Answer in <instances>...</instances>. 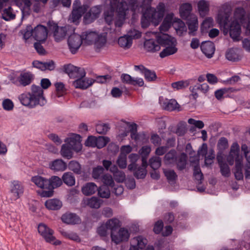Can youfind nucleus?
<instances>
[{
	"instance_id": "obj_43",
	"label": "nucleus",
	"mask_w": 250,
	"mask_h": 250,
	"mask_svg": "<svg viewBox=\"0 0 250 250\" xmlns=\"http://www.w3.org/2000/svg\"><path fill=\"white\" fill-rule=\"evenodd\" d=\"M140 158L139 154L136 153H131L128 156V159L130 164L128 166V169L132 171L137 167V161Z\"/></svg>"
},
{
	"instance_id": "obj_37",
	"label": "nucleus",
	"mask_w": 250,
	"mask_h": 250,
	"mask_svg": "<svg viewBox=\"0 0 250 250\" xmlns=\"http://www.w3.org/2000/svg\"><path fill=\"white\" fill-rule=\"evenodd\" d=\"M197 5L200 15L203 17L205 16L209 10L208 3L204 0H201L198 2Z\"/></svg>"
},
{
	"instance_id": "obj_21",
	"label": "nucleus",
	"mask_w": 250,
	"mask_h": 250,
	"mask_svg": "<svg viewBox=\"0 0 250 250\" xmlns=\"http://www.w3.org/2000/svg\"><path fill=\"white\" fill-rule=\"evenodd\" d=\"M49 167L54 171H63L67 168V164L62 159H56L50 162Z\"/></svg>"
},
{
	"instance_id": "obj_46",
	"label": "nucleus",
	"mask_w": 250,
	"mask_h": 250,
	"mask_svg": "<svg viewBox=\"0 0 250 250\" xmlns=\"http://www.w3.org/2000/svg\"><path fill=\"white\" fill-rule=\"evenodd\" d=\"M104 168L102 166H98L93 168L92 172V177L96 180H100L104 175Z\"/></svg>"
},
{
	"instance_id": "obj_28",
	"label": "nucleus",
	"mask_w": 250,
	"mask_h": 250,
	"mask_svg": "<svg viewBox=\"0 0 250 250\" xmlns=\"http://www.w3.org/2000/svg\"><path fill=\"white\" fill-rule=\"evenodd\" d=\"M31 181L38 188L47 189V182H48L47 179L37 175L32 177Z\"/></svg>"
},
{
	"instance_id": "obj_27",
	"label": "nucleus",
	"mask_w": 250,
	"mask_h": 250,
	"mask_svg": "<svg viewBox=\"0 0 250 250\" xmlns=\"http://www.w3.org/2000/svg\"><path fill=\"white\" fill-rule=\"evenodd\" d=\"M187 21V24L188 26L189 33L193 34L198 29V23L197 17L195 15H192Z\"/></svg>"
},
{
	"instance_id": "obj_45",
	"label": "nucleus",
	"mask_w": 250,
	"mask_h": 250,
	"mask_svg": "<svg viewBox=\"0 0 250 250\" xmlns=\"http://www.w3.org/2000/svg\"><path fill=\"white\" fill-rule=\"evenodd\" d=\"M176 159V152L175 150H171L166 154L164 157V161L166 164H170L174 163Z\"/></svg>"
},
{
	"instance_id": "obj_42",
	"label": "nucleus",
	"mask_w": 250,
	"mask_h": 250,
	"mask_svg": "<svg viewBox=\"0 0 250 250\" xmlns=\"http://www.w3.org/2000/svg\"><path fill=\"white\" fill-rule=\"evenodd\" d=\"M62 180L68 186H73L75 184V177L71 172H65L62 176Z\"/></svg>"
},
{
	"instance_id": "obj_29",
	"label": "nucleus",
	"mask_w": 250,
	"mask_h": 250,
	"mask_svg": "<svg viewBox=\"0 0 250 250\" xmlns=\"http://www.w3.org/2000/svg\"><path fill=\"white\" fill-rule=\"evenodd\" d=\"M98 190L97 185L94 183H87L82 188V193L86 196L94 194Z\"/></svg>"
},
{
	"instance_id": "obj_18",
	"label": "nucleus",
	"mask_w": 250,
	"mask_h": 250,
	"mask_svg": "<svg viewBox=\"0 0 250 250\" xmlns=\"http://www.w3.org/2000/svg\"><path fill=\"white\" fill-rule=\"evenodd\" d=\"M201 49L206 57L211 58L214 53L215 48L213 42L207 41L202 43Z\"/></svg>"
},
{
	"instance_id": "obj_8",
	"label": "nucleus",
	"mask_w": 250,
	"mask_h": 250,
	"mask_svg": "<svg viewBox=\"0 0 250 250\" xmlns=\"http://www.w3.org/2000/svg\"><path fill=\"white\" fill-rule=\"evenodd\" d=\"M24 192V188L21 182L14 181L12 182L10 186V200L16 201L22 195Z\"/></svg>"
},
{
	"instance_id": "obj_48",
	"label": "nucleus",
	"mask_w": 250,
	"mask_h": 250,
	"mask_svg": "<svg viewBox=\"0 0 250 250\" xmlns=\"http://www.w3.org/2000/svg\"><path fill=\"white\" fill-rule=\"evenodd\" d=\"M213 19L211 18H206L202 22L201 30L202 33H206L208 29L213 26Z\"/></svg>"
},
{
	"instance_id": "obj_49",
	"label": "nucleus",
	"mask_w": 250,
	"mask_h": 250,
	"mask_svg": "<svg viewBox=\"0 0 250 250\" xmlns=\"http://www.w3.org/2000/svg\"><path fill=\"white\" fill-rule=\"evenodd\" d=\"M245 15L246 11L243 7H239L236 8L234 16L237 20L242 22L245 19Z\"/></svg>"
},
{
	"instance_id": "obj_9",
	"label": "nucleus",
	"mask_w": 250,
	"mask_h": 250,
	"mask_svg": "<svg viewBox=\"0 0 250 250\" xmlns=\"http://www.w3.org/2000/svg\"><path fill=\"white\" fill-rule=\"evenodd\" d=\"M67 42L70 51L72 54H75L77 52L83 43L81 35L76 33L69 37Z\"/></svg>"
},
{
	"instance_id": "obj_7",
	"label": "nucleus",
	"mask_w": 250,
	"mask_h": 250,
	"mask_svg": "<svg viewBox=\"0 0 250 250\" xmlns=\"http://www.w3.org/2000/svg\"><path fill=\"white\" fill-rule=\"evenodd\" d=\"M64 72L69 77L73 79L83 78L86 73L83 68L78 67L71 64L64 65L63 66Z\"/></svg>"
},
{
	"instance_id": "obj_44",
	"label": "nucleus",
	"mask_w": 250,
	"mask_h": 250,
	"mask_svg": "<svg viewBox=\"0 0 250 250\" xmlns=\"http://www.w3.org/2000/svg\"><path fill=\"white\" fill-rule=\"evenodd\" d=\"M86 204L91 208H99L101 206V202L98 197L93 196L87 199Z\"/></svg>"
},
{
	"instance_id": "obj_14",
	"label": "nucleus",
	"mask_w": 250,
	"mask_h": 250,
	"mask_svg": "<svg viewBox=\"0 0 250 250\" xmlns=\"http://www.w3.org/2000/svg\"><path fill=\"white\" fill-rule=\"evenodd\" d=\"M101 12V6L97 5L92 7L84 16L83 21L86 24L91 23L97 19Z\"/></svg>"
},
{
	"instance_id": "obj_64",
	"label": "nucleus",
	"mask_w": 250,
	"mask_h": 250,
	"mask_svg": "<svg viewBox=\"0 0 250 250\" xmlns=\"http://www.w3.org/2000/svg\"><path fill=\"white\" fill-rule=\"evenodd\" d=\"M157 11L154 8L147 9L145 12V15L147 16L148 18L153 22L156 19Z\"/></svg>"
},
{
	"instance_id": "obj_60",
	"label": "nucleus",
	"mask_w": 250,
	"mask_h": 250,
	"mask_svg": "<svg viewBox=\"0 0 250 250\" xmlns=\"http://www.w3.org/2000/svg\"><path fill=\"white\" fill-rule=\"evenodd\" d=\"M193 176L197 181L200 182H201L203 179V174L199 165L194 166L193 167Z\"/></svg>"
},
{
	"instance_id": "obj_10",
	"label": "nucleus",
	"mask_w": 250,
	"mask_h": 250,
	"mask_svg": "<svg viewBox=\"0 0 250 250\" xmlns=\"http://www.w3.org/2000/svg\"><path fill=\"white\" fill-rule=\"evenodd\" d=\"M81 136L77 134H72L70 136L66 138L64 142L72 148L73 150L79 152L82 148L81 144Z\"/></svg>"
},
{
	"instance_id": "obj_30",
	"label": "nucleus",
	"mask_w": 250,
	"mask_h": 250,
	"mask_svg": "<svg viewBox=\"0 0 250 250\" xmlns=\"http://www.w3.org/2000/svg\"><path fill=\"white\" fill-rule=\"evenodd\" d=\"M45 206L49 210H58L61 208L62 203L57 199H51L45 202Z\"/></svg>"
},
{
	"instance_id": "obj_50",
	"label": "nucleus",
	"mask_w": 250,
	"mask_h": 250,
	"mask_svg": "<svg viewBox=\"0 0 250 250\" xmlns=\"http://www.w3.org/2000/svg\"><path fill=\"white\" fill-rule=\"evenodd\" d=\"M150 167L154 170L159 168L161 165V159L158 156H153L149 160Z\"/></svg>"
},
{
	"instance_id": "obj_16",
	"label": "nucleus",
	"mask_w": 250,
	"mask_h": 250,
	"mask_svg": "<svg viewBox=\"0 0 250 250\" xmlns=\"http://www.w3.org/2000/svg\"><path fill=\"white\" fill-rule=\"evenodd\" d=\"M121 79L124 83L134 86L141 87L144 84V82L142 78H135L127 74H123L121 76Z\"/></svg>"
},
{
	"instance_id": "obj_19",
	"label": "nucleus",
	"mask_w": 250,
	"mask_h": 250,
	"mask_svg": "<svg viewBox=\"0 0 250 250\" xmlns=\"http://www.w3.org/2000/svg\"><path fill=\"white\" fill-rule=\"evenodd\" d=\"M94 81L92 79L79 78L73 82V84L76 88L85 89L92 85Z\"/></svg>"
},
{
	"instance_id": "obj_41",
	"label": "nucleus",
	"mask_w": 250,
	"mask_h": 250,
	"mask_svg": "<svg viewBox=\"0 0 250 250\" xmlns=\"http://www.w3.org/2000/svg\"><path fill=\"white\" fill-rule=\"evenodd\" d=\"M108 229L110 230L111 233L116 231L120 226V221L116 218H113L108 220L105 223Z\"/></svg>"
},
{
	"instance_id": "obj_54",
	"label": "nucleus",
	"mask_w": 250,
	"mask_h": 250,
	"mask_svg": "<svg viewBox=\"0 0 250 250\" xmlns=\"http://www.w3.org/2000/svg\"><path fill=\"white\" fill-rule=\"evenodd\" d=\"M134 171V176L137 179H144L146 175L147 171L145 168L138 167L135 168L133 170Z\"/></svg>"
},
{
	"instance_id": "obj_55",
	"label": "nucleus",
	"mask_w": 250,
	"mask_h": 250,
	"mask_svg": "<svg viewBox=\"0 0 250 250\" xmlns=\"http://www.w3.org/2000/svg\"><path fill=\"white\" fill-rule=\"evenodd\" d=\"M133 241L137 242L138 247L137 248H138V249H143L145 248L147 243V239L142 236H138L134 237L133 239Z\"/></svg>"
},
{
	"instance_id": "obj_40",
	"label": "nucleus",
	"mask_w": 250,
	"mask_h": 250,
	"mask_svg": "<svg viewBox=\"0 0 250 250\" xmlns=\"http://www.w3.org/2000/svg\"><path fill=\"white\" fill-rule=\"evenodd\" d=\"M240 146L236 142L233 143L231 147L229 152V155L235 157V163L236 160L242 161V159L239 157Z\"/></svg>"
},
{
	"instance_id": "obj_53",
	"label": "nucleus",
	"mask_w": 250,
	"mask_h": 250,
	"mask_svg": "<svg viewBox=\"0 0 250 250\" xmlns=\"http://www.w3.org/2000/svg\"><path fill=\"white\" fill-rule=\"evenodd\" d=\"M98 193L100 197L103 198H108L110 195V191L108 188L104 186L98 188Z\"/></svg>"
},
{
	"instance_id": "obj_51",
	"label": "nucleus",
	"mask_w": 250,
	"mask_h": 250,
	"mask_svg": "<svg viewBox=\"0 0 250 250\" xmlns=\"http://www.w3.org/2000/svg\"><path fill=\"white\" fill-rule=\"evenodd\" d=\"M100 180L106 186L112 188L114 186V182L112 176L109 174H104Z\"/></svg>"
},
{
	"instance_id": "obj_23",
	"label": "nucleus",
	"mask_w": 250,
	"mask_h": 250,
	"mask_svg": "<svg viewBox=\"0 0 250 250\" xmlns=\"http://www.w3.org/2000/svg\"><path fill=\"white\" fill-rule=\"evenodd\" d=\"M97 34L98 33L91 31H86L83 32L82 35H81L83 42L86 45L92 44L97 37Z\"/></svg>"
},
{
	"instance_id": "obj_52",
	"label": "nucleus",
	"mask_w": 250,
	"mask_h": 250,
	"mask_svg": "<svg viewBox=\"0 0 250 250\" xmlns=\"http://www.w3.org/2000/svg\"><path fill=\"white\" fill-rule=\"evenodd\" d=\"M164 173L169 183L174 182L177 178V175L173 170L164 169Z\"/></svg>"
},
{
	"instance_id": "obj_5",
	"label": "nucleus",
	"mask_w": 250,
	"mask_h": 250,
	"mask_svg": "<svg viewBox=\"0 0 250 250\" xmlns=\"http://www.w3.org/2000/svg\"><path fill=\"white\" fill-rule=\"evenodd\" d=\"M88 8V7L86 5L82 6L80 0H75L73 4V10L71 15L72 22L74 23L79 22V21Z\"/></svg>"
},
{
	"instance_id": "obj_15",
	"label": "nucleus",
	"mask_w": 250,
	"mask_h": 250,
	"mask_svg": "<svg viewBox=\"0 0 250 250\" xmlns=\"http://www.w3.org/2000/svg\"><path fill=\"white\" fill-rule=\"evenodd\" d=\"M50 29L53 31V36L57 42L62 40L66 36V29L65 27H59L57 24L53 23L50 26Z\"/></svg>"
},
{
	"instance_id": "obj_17",
	"label": "nucleus",
	"mask_w": 250,
	"mask_h": 250,
	"mask_svg": "<svg viewBox=\"0 0 250 250\" xmlns=\"http://www.w3.org/2000/svg\"><path fill=\"white\" fill-rule=\"evenodd\" d=\"M241 32V26L238 21H232L229 27V34L230 37L234 41H238L239 40Z\"/></svg>"
},
{
	"instance_id": "obj_3",
	"label": "nucleus",
	"mask_w": 250,
	"mask_h": 250,
	"mask_svg": "<svg viewBox=\"0 0 250 250\" xmlns=\"http://www.w3.org/2000/svg\"><path fill=\"white\" fill-rule=\"evenodd\" d=\"M38 231L46 242L55 246L61 244V241L56 239L55 237L53 236L54 231L45 224L41 223L39 225Z\"/></svg>"
},
{
	"instance_id": "obj_1",
	"label": "nucleus",
	"mask_w": 250,
	"mask_h": 250,
	"mask_svg": "<svg viewBox=\"0 0 250 250\" xmlns=\"http://www.w3.org/2000/svg\"><path fill=\"white\" fill-rule=\"evenodd\" d=\"M31 89V93H24L19 96V99L21 104L30 108L34 107L38 104L44 105L46 101L43 95L42 89L39 86L33 85Z\"/></svg>"
},
{
	"instance_id": "obj_22",
	"label": "nucleus",
	"mask_w": 250,
	"mask_h": 250,
	"mask_svg": "<svg viewBox=\"0 0 250 250\" xmlns=\"http://www.w3.org/2000/svg\"><path fill=\"white\" fill-rule=\"evenodd\" d=\"M62 221L67 224H77L81 222L80 217L75 213L66 212L61 217Z\"/></svg>"
},
{
	"instance_id": "obj_57",
	"label": "nucleus",
	"mask_w": 250,
	"mask_h": 250,
	"mask_svg": "<svg viewBox=\"0 0 250 250\" xmlns=\"http://www.w3.org/2000/svg\"><path fill=\"white\" fill-rule=\"evenodd\" d=\"M69 168L76 174H81V167L80 164L75 161H71L68 164Z\"/></svg>"
},
{
	"instance_id": "obj_2",
	"label": "nucleus",
	"mask_w": 250,
	"mask_h": 250,
	"mask_svg": "<svg viewBox=\"0 0 250 250\" xmlns=\"http://www.w3.org/2000/svg\"><path fill=\"white\" fill-rule=\"evenodd\" d=\"M110 8H116V16L115 20L116 27H120L124 24L129 11L128 3L125 0H111Z\"/></svg>"
},
{
	"instance_id": "obj_31",
	"label": "nucleus",
	"mask_w": 250,
	"mask_h": 250,
	"mask_svg": "<svg viewBox=\"0 0 250 250\" xmlns=\"http://www.w3.org/2000/svg\"><path fill=\"white\" fill-rule=\"evenodd\" d=\"M238 50L236 48H230L226 53V58L227 60L232 62H237L241 59L239 55Z\"/></svg>"
},
{
	"instance_id": "obj_59",
	"label": "nucleus",
	"mask_w": 250,
	"mask_h": 250,
	"mask_svg": "<svg viewBox=\"0 0 250 250\" xmlns=\"http://www.w3.org/2000/svg\"><path fill=\"white\" fill-rule=\"evenodd\" d=\"M189 83L188 81H180L172 83L171 86L175 89L179 90L188 87Z\"/></svg>"
},
{
	"instance_id": "obj_47",
	"label": "nucleus",
	"mask_w": 250,
	"mask_h": 250,
	"mask_svg": "<svg viewBox=\"0 0 250 250\" xmlns=\"http://www.w3.org/2000/svg\"><path fill=\"white\" fill-rule=\"evenodd\" d=\"M187 165V156L185 153H182L178 157L177 162V167L178 170H182L185 168Z\"/></svg>"
},
{
	"instance_id": "obj_24",
	"label": "nucleus",
	"mask_w": 250,
	"mask_h": 250,
	"mask_svg": "<svg viewBox=\"0 0 250 250\" xmlns=\"http://www.w3.org/2000/svg\"><path fill=\"white\" fill-rule=\"evenodd\" d=\"M144 46L146 50L150 52H155L160 49V46L157 40L154 39L146 40L144 43Z\"/></svg>"
},
{
	"instance_id": "obj_63",
	"label": "nucleus",
	"mask_w": 250,
	"mask_h": 250,
	"mask_svg": "<svg viewBox=\"0 0 250 250\" xmlns=\"http://www.w3.org/2000/svg\"><path fill=\"white\" fill-rule=\"evenodd\" d=\"M144 76L146 80L148 82H151L156 79L157 76L154 71L150 70L148 69L144 72Z\"/></svg>"
},
{
	"instance_id": "obj_58",
	"label": "nucleus",
	"mask_w": 250,
	"mask_h": 250,
	"mask_svg": "<svg viewBox=\"0 0 250 250\" xmlns=\"http://www.w3.org/2000/svg\"><path fill=\"white\" fill-rule=\"evenodd\" d=\"M106 42V40L105 37L98 34L97 37H96L93 43L96 48H101L104 46Z\"/></svg>"
},
{
	"instance_id": "obj_33",
	"label": "nucleus",
	"mask_w": 250,
	"mask_h": 250,
	"mask_svg": "<svg viewBox=\"0 0 250 250\" xmlns=\"http://www.w3.org/2000/svg\"><path fill=\"white\" fill-rule=\"evenodd\" d=\"M243 165L242 161L236 160L234 174L235 179L237 180H242L243 179L244 174L243 172Z\"/></svg>"
},
{
	"instance_id": "obj_56",
	"label": "nucleus",
	"mask_w": 250,
	"mask_h": 250,
	"mask_svg": "<svg viewBox=\"0 0 250 250\" xmlns=\"http://www.w3.org/2000/svg\"><path fill=\"white\" fill-rule=\"evenodd\" d=\"M2 18L5 21L13 20L15 18V15L13 12L11 7L5 8L2 13Z\"/></svg>"
},
{
	"instance_id": "obj_35",
	"label": "nucleus",
	"mask_w": 250,
	"mask_h": 250,
	"mask_svg": "<svg viewBox=\"0 0 250 250\" xmlns=\"http://www.w3.org/2000/svg\"><path fill=\"white\" fill-rule=\"evenodd\" d=\"M217 160L222 175L225 177H229L230 175V170L229 166L219 157H217Z\"/></svg>"
},
{
	"instance_id": "obj_11",
	"label": "nucleus",
	"mask_w": 250,
	"mask_h": 250,
	"mask_svg": "<svg viewBox=\"0 0 250 250\" xmlns=\"http://www.w3.org/2000/svg\"><path fill=\"white\" fill-rule=\"evenodd\" d=\"M129 237L128 231L124 228H120L117 231L111 233V238L113 242L118 244L122 241H127Z\"/></svg>"
},
{
	"instance_id": "obj_61",
	"label": "nucleus",
	"mask_w": 250,
	"mask_h": 250,
	"mask_svg": "<svg viewBox=\"0 0 250 250\" xmlns=\"http://www.w3.org/2000/svg\"><path fill=\"white\" fill-rule=\"evenodd\" d=\"M110 127L109 125L107 124L100 123L98 124L96 126V130L99 134H106L108 131Z\"/></svg>"
},
{
	"instance_id": "obj_20",
	"label": "nucleus",
	"mask_w": 250,
	"mask_h": 250,
	"mask_svg": "<svg viewBox=\"0 0 250 250\" xmlns=\"http://www.w3.org/2000/svg\"><path fill=\"white\" fill-rule=\"evenodd\" d=\"M158 44L163 46L171 45L176 43V40L167 34H162L157 37Z\"/></svg>"
},
{
	"instance_id": "obj_62",
	"label": "nucleus",
	"mask_w": 250,
	"mask_h": 250,
	"mask_svg": "<svg viewBox=\"0 0 250 250\" xmlns=\"http://www.w3.org/2000/svg\"><path fill=\"white\" fill-rule=\"evenodd\" d=\"M57 95L58 97L62 96L65 92L64 84L62 82H58L55 83Z\"/></svg>"
},
{
	"instance_id": "obj_13",
	"label": "nucleus",
	"mask_w": 250,
	"mask_h": 250,
	"mask_svg": "<svg viewBox=\"0 0 250 250\" xmlns=\"http://www.w3.org/2000/svg\"><path fill=\"white\" fill-rule=\"evenodd\" d=\"M209 89V86L206 83L203 84L196 83L192 86H190L189 90L191 92L190 96L195 100L199 96V93H203L206 94L208 92Z\"/></svg>"
},
{
	"instance_id": "obj_39",
	"label": "nucleus",
	"mask_w": 250,
	"mask_h": 250,
	"mask_svg": "<svg viewBox=\"0 0 250 250\" xmlns=\"http://www.w3.org/2000/svg\"><path fill=\"white\" fill-rule=\"evenodd\" d=\"M172 14L167 16L164 20L162 23L159 27L160 31H167L171 27L172 23Z\"/></svg>"
},
{
	"instance_id": "obj_4",
	"label": "nucleus",
	"mask_w": 250,
	"mask_h": 250,
	"mask_svg": "<svg viewBox=\"0 0 250 250\" xmlns=\"http://www.w3.org/2000/svg\"><path fill=\"white\" fill-rule=\"evenodd\" d=\"M47 182V190H42L40 195L43 197H49L53 195L54 189L60 187L62 184V180L57 176H52L49 179Z\"/></svg>"
},
{
	"instance_id": "obj_36",
	"label": "nucleus",
	"mask_w": 250,
	"mask_h": 250,
	"mask_svg": "<svg viewBox=\"0 0 250 250\" xmlns=\"http://www.w3.org/2000/svg\"><path fill=\"white\" fill-rule=\"evenodd\" d=\"M176 45V43L165 46L166 48L160 52V57L162 58H164L167 56L175 54L177 51V48Z\"/></svg>"
},
{
	"instance_id": "obj_26",
	"label": "nucleus",
	"mask_w": 250,
	"mask_h": 250,
	"mask_svg": "<svg viewBox=\"0 0 250 250\" xmlns=\"http://www.w3.org/2000/svg\"><path fill=\"white\" fill-rule=\"evenodd\" d=\"M230 13L225 12H219L217 16V21L221 26L226 29L229 21Z\"/></svg>"
},
{
	"instance_id": "obj_38",
	"label": "nucleus",
	"mask_w": 250,
	"mask_h": 250,
	"mask_svg": "<svg viewBox=\"0 0 250 250\" xmlns=\"http://www.w3.org/2000/svg\"><path fill=\"white\" fill-rule=\"evenodd\" d=\"M73 150L72 148L66 143L62 146L61 154L63 157L70 159L72 157Z\"/></svg>"
},
{
	"instance_id": "obj_6",
	"label": "nucleus",
	"mask_w": 250,
	"mask_h": 250,
	"mask_svg": "<svg viewBox=\"0 0 250 250\" xmlns=\"http://www.w3.org/2000/svg\"><path fill=\"white\" fill-rule=\"evenodd\" d=\"M34 75L30 72H24L21 73L17 77H12L10 80L14 84L25 86L29 85L34 79Z\"/></svg>"
},
{
	"instance_id": "obj_32",
	"label": "nucleus",
	"mask_w": 250,
	"mask_h": 250,
	"mask_svg": "<svg viewBox=\"0 0 250 250\" xmlns=\"http://www.w3.org/2000/svg\"><path fill=\"white\" fill-rule=\"evenodd\" d=\"M163 108L167 111H173L178 108L179 104L174 99H166L162 104Z\"/></svg>"
},
{
	"instance_id": "obj_34",
	"label": "nucleus",
	"mask_w": 250,
	"mask_h": 250,
	"mask_svg": "<svg viewBox=\"0 0 250 250\" xmlns=\"http://www.w3.org/2000/svg\"><path fill=\"white\" fill-rule=\"evenodd\" d=\"M118 44L124 49L129 48L132 44V41L131 38L127 35L120 37L118 39Z\"/></svg>"
},
{
	"instance_id": "obj_25",
	"label": "nucleus",
	"mask_w": 250,
	"mask_h": 250,
	"mask_svg": "<svg viewBox=\"0 0 250 250\" xmlns=\"http://www.w3.org/2000/svg\"><path fill=\"white\" fill-rule=\"evenodd\" d=\"M192 10V5L188 3L182 4L179 9L180 16L183 20H186L189 18L192 14L191 12Z\"/></svg>"
},
{
	"instance_id": "obj_12",
	"label": "nucleus",
	"mask_w": 250,
	"mask_h": 250,
	"mask_svg": "<svg viewBox=\"0 0 250 250\" xmlns=\"http://www.w3.org/2000/svg\"><path fill=\"white\" fill-rule=\"evenodd\" d=\"M48 30L47 28L42 25H37L33 30V38L37 42H43L47 39Z\"/></svg>"
}]
</instances>
